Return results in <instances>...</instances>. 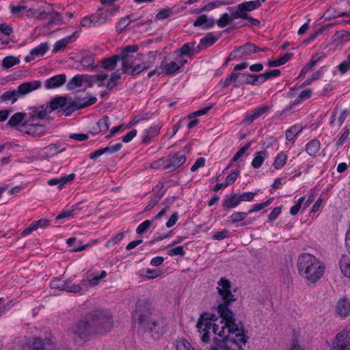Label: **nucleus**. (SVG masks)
Returning a JSON list of instances; mask_svg holds the SVG:
<instances>
[{"label": "nucleus", "instance_id": "obj_1", "mask_svg": "<svg viewBox=\"0 0 350 350\" xmlns=\"http://www.w3.org/2000/svg\"><path fill=\"white\" fill-rule=\"evenodd\" d=\"M231 282L221 278L217 282L216 310L215 314L204 313L200 315L196 327L201 340L211 343L210 350H244L249 338L247 331L241 322H237L229 306L237 300L232 294Z\"/></svg>", "mask_w": 350, "mask_h": 350}, {"label": "nucleus", "instance_id": "obj_2", "mask_svg": "<svg viewBox=\"0 0 350 350\" xmlns=\"http://www.w3.org/2000/svg\"><path fill=\"white\" fill-rule=\"evenodd\" d=\"M297 267L299 275L312 284L324 276L326 269L319 258L308 253H303L298 256Z\"/></svg>", "mask_w": 350, "mask_h": 350}, {"label": "nucleus", "instance_id": "obj_3", "mask_svg": "<svg viewBox=\"0 0 350 350\" xmlns=\"http://www.w3.org/2000/svg\"><path fill=\"white\" fill-rule=\"evenodd\" d=\"M90 315L96 336L106 334L112 330L113 319L111 313L105 310H96Z\"/></svg>", "mask_w": 350, "mask_h": 350}, {"label": "nucleus", "instance_id": "obj_4", "mask_svg": "<svg viewBox=\"0 0 350 350\" xmlns=\"http://www.w3.org/2000/svg\"><path fill=\"white\" fill-rule=\"evenodd\" d=\"M265 1L266 0H255L243 2L237 5V10L232 13V17L247 20L252 25L258 26L260 21L250 16L247 12L258 9Z\"/></svg>", "mask_w": 350, "mask_h": 350}, {"label": "nucleus", "instance_id": "obj_5", "mask_svg": "<svg viewBox=\"0 0 350 350\" xmlns=\"http://www.w3.org/2000/svg\"><path fill=\"white\" fill-rule=\"evenodd\" d=\"M70 330L74 335L73 338L75 340L77 338L87 340L90 338L96 336L91 315H90L88 319L80 321L74 324Z\"/></svg>", "mask_w": 350, "mask_h": 350}, {"label": "nucleus", "instance_id": "obj_6", "mask_svg": "<svg viewBox=\"0 0 350 350\" xmlns=\"http://www.w3.org/2000/svg\"><path fill=\"white\" fill-rule=\"evenodd\" d=\"M49 107L51 111L59 110L66 116H69L77 110L75 99L67 96H58L53 98L50 102Z\"/></svg>", "mask_w": 350, "mask_h": 350}, {"label": "nucleus", "instance_id": "obj_7", "mask_svg": "<svg viewBox=\"0 0 350 350\" xmlns=\"http://www.w3.org/2000/svg\"><path fill=\"white\" fill-rule=\"evenodd\" d=\"M133 318L149 332H153L155 331L156 336L152 333V336L155 338L159 336V334L157 329L158 325L157 321L152 320V318L149 317L148 312H146L144 314L142 313V306L140 304L136 307L135 311L133 314Z\"/></svg>", "mask_w": 350, "mask_h": 350}, {"label": "nucleus", "instance_id": "obj_8", "mask_svg": "<svg viewBox=\"0 0 350 350\" xmlns=\"http://www.w3.org/2000/svg\"><path fill=\"white\" fill-rule=\"evenodd\" d=\"M332 350H350V329H343L336 334Z\"/></svg>", "mask_w": 350, "mask_h": 350}, {"label": "nucleus", "instance_id": "obj_9", "mask_svg": "<svg viewBox=\"0 0 350 350\" xmlns=\"http://www.w3.org/2000/svg\"><path fill=\"white\" fill-rule=\"evenodd\" d=\"M17 129L22 133L33 136L40 135L45 131V128L43 125L26 120Z\"/></svg>", "mask_w": 350, "mask_h": 350}, {"label": "nucleus", "instance_id": "obj_10", "mask_svg": "<svg viewBox=\"0 0 350 350\" xmlns=\"http://www.w3.org/2000/svg\"><path fill=\"white\" fill-rule=\"evenodd\" d=\"M186 159L187 157H185L184 152H177L174 154H170L166 157L167 170L168 172L176 170L185 163Z\"/></svg>", "mask_w": 350, "mask_h": 350}, {"label": "nucleus", "instance_id": "obj_11", "mask_svg": "<svg viewBox=\"0 0 350 350\" xmlns=\"http://www.w3.org/2000/svg\"><path fill=\"white\" fill-rule=\"evenodd\" d=\"M270 106L266 104L261 105L253 109L250 114L247 115L243 120V122L247 124H251L256 119L262 116L265 113H267L270 110Z\"/></svg>", "mask_w": 350, "mask_h": 350}, {"label": "nucleus", "instance_id": "obj_12", "mask_svg": "<svg viewBox=\"0 0 350 350\" xmlns=\"http://www.w3.org/2000/svg\"><path fill=\"white\" fill-rule=\"evenodd\" d=\"M110 125L109 116H105L91 126L90 132L94 135L100 133H105L109 130Z\"/></svg>", "mask_w": 350, "mask_h": 350}, {"label": "nucleus", "instance_id": "obj_13", "mask_svg": "<svg viewBox=\"0 0 350 350\" xmlns=\"http://www.w3.org/2000/svg\"><path fill=\"white\" fill-rule=\"evenodd\" d=\"M51 343L49 339L42 341L39 338H34L32 340L26 342L23 346L22 350H44Z\"/></svg>", "mask_w": 350, "mask_h": 350}, {"label": "nucleus", "instance_id": "obj_14", "mask_svg": "<svg viewBox=\"0 0 350 350\" xmlns=\"http://www.w3.org/2000/svg\"><path fill=\"white\" fill-rule=\"evenodd\" d=\"M26 121L34 122L37 120H43L47 116L46 109L43 107H32L29 109Z\"/></svg>", "mask_w": 350, "mask_h": 350}, {"label": "nucleus", "instance_id": "obj_15", "mask_svg": "<svg viewBox=\"0 0 350 350\" xmlns=\"http://www.w3.org/2000/svg\"><path fill=\"white\" fill-rule=\"evenodd\" d=\"M41 87V81H31L29 82H25L21 84L16 90L18 92L19 97L25 96L29 92L39 89Z\"/></svg>", "mask_w": 350, "mask_h": 350}, {"label": "nucleus", "instance_id": "obj_16", "mask_svg": "<svg viewBox=\"0 0 350 350\" xmlns=\"http://www.w3.org/2000/svg\"><path fill=\"white\" fill-rule=\"evenodd\" d=\"M336 312L342 318L350 315V301L346 298L340 299L335 308Z\"/></svg>", "mask_w": 350, "mask_h": 350}, {"label": "nucleus", "instance_id": "obj_17", "mask_svg": "<svg viewBox=\"0 0 350 350\" xmlns=\"http://www.w3.org/2000/svg\"><path fill=\"white\" fill-rule=\"evenodd\" d=\"M48 44L45 42L40 43L37 46L32 49L28 55L25 58L26 62L33 60L36 57L42 56L48 51Z\"/></svg>", "mask_w": 350, "mask_h": 350}, {"label": "nucleus", "instance_id": "obj_18", "mask_svg": "<svg viewBox=\"0 0 350 350\" xmlns=\"http://www.w3.org/2000/svg\"><path fill=\"white\" fill-rule=\"evenodd\" d=\"M66 77L64 74L53 76L45 81L44 87L46 90L54 89L65 83Z\"/></svg>", "mask_w": 350, "mask_h": 350}, {"label": "nucleus", "instance_id": "obj_19", "mask_svg": "<svg viewBox=\"0 0 350 350\" xmlns=\"http://www.w3.org/2000/svg\"><path fill=\"white\" fill-rule=\"evenodd\" d=\"M160 129L161 127L158 125H154L146 129L142 137V144H148L153 138L159 135Z\"/></svg>", "mask_w": 350, "mask_h": 350}, {"label": "nucleus", "instance_id": "obj_20", "mask_svg": "<svg viewBox=\"0 0 350 350\" xmlns=\"http://www.w3.org/2000/svg\"><path fill=\"white\" fill-rule=\"evenodd\" d=\"M75 104L77 107V110L88 107L90 105H94L96 103L97 98L91 94H88L84 98L77 97L75 98Z\"/></svg>", "mask_w": 350, "mask_h": 350}, {"label": "nucleus", "instance_id": "obj_21", "mask_svg": "<svg viewBox=\"0 0 350 350\" xmlns=\"http://www.w3.org/2000/svg\"><path fill=\"white\" fill-rule=\"evenodd\" d=\"M321 143L317 139H312L307 143L305 148L306 152L313 158L319 155Z\"/></svg>", "mask_w": 350, "mask_h": 350}, {"label": "nucleus", "instance_id": "obj_22", "mask_svg": "<svg viewBox=\"0 0 350 350\" xmlns=\"http://www.w3.org/2000/svg\"><path fill=\"white\" fill-rule=\"evenodd\" d=\"M215 21L212 18H208L206 14H202L198 16L193 22L194 27H202L203 29H208L213 27Z\"/></svg>", "mask_w": 350, "mask_h": 350}, {"label": "nucleus", "instance_id": "obj_23", "mask_svg": "<svg viewBox=\"0 0 350 350\" xmlns=\"http://www.w3.org/2000/svg\"><path fill=\"white\" fill-rule=\"evenodd\" d=\"M260 75H252L248 73H241L239 83H247L253 85L261 84L259 79Z\"/></svg>", "mask_w": 350, "mask_h": 350}, {"label": "nucleus", "instance_id": "obj_24", "mask_svg": "<svg viewBox=\"0 0 350 350\" xmlns=\"http://www.w3.org/2000/svg\"><path fill=\"white\" fill-rule=\"evenodd\" d=\"M75 177V174H70L59 178H51L48 180V184L50 186L58 185L59 188H62L66 183L72 182Z\"/></svg>", "mask_w": 350, "mask_h": 350}, {"label": "nucleus", "instance_id": "obj_25", "mask_svg": "<svg viewBox=\"0 0 350 350\" xmlns=\"http://www.w3.org/2000/svg\"><path fill=\"white\" fill-rule=\"evenodd\" d=\"M237 49L239 53V57L258 53V46L251 42H247L243 46L237 48Z\"/></svg>", "mask_w": 350, "mask_h": 350}, {"label": "nucleus", "instance_id": "obj_26", "mask_svg": "<svg viewBox=\"0 0 350 350\" xmlns=\"http://www.w3.org/2000/svg\"><path fill=\"white\" fill-rule=\"evenodd\" d=\"M87 77L83 75H77L73 77L66 84L68 90H74L77 88L82 86L83 80Z\"/></svg>", "mask_w": 350, "mask_h": 350}, {"label": "nucleus", "instance_id": "obj_27", "mask_svg": "<svg viewBox=\"0 0 350 350\" xmlns=\"http://www.w3.org/2000/svg\"><path fill=\"white\" fill-rule=\"evenodd\" d=\"M27 118V113H22V112H17L14 113L13 116L10 117L8 122V125L15 127L18 126L19 128V126L21 125V122L25 118V120Z\"/></svg>", "mask_w": 350, "mask_h": 350}, {"label": "nucleus", "instance_id": "obj_28", "mask_svg": "<svg viewBox=\"0 0 350 350\" xmlns=\"http://www.w3.org/2000/svg\"><path fill=\"white\" fill-rule=\"evenodd\" d=\"M87 284L88 282L85 280H81V283L79 284H72L70 280H66L64 290L69 293H78L82 290L83 286H85Z\"/></svg>", "mask_w": 350, "mask_h": 350}, {"label": "nucleus", "instance_id": "obj_29", "mask_svg": "<svg viewBox=\"0 0 350 350\" xmlns=\"http://www.w3.org/2000/svg\"><path fill=\"white\" fill-rule=\"evenodd\" d=\"M119 59L122 62L124 72H126L129 69L132 68L136 60V57L133 55H119Z\"/></svg>", "mask_w": 350, "mask_h": 350}, {"label": "nucleus", "instance_id": "obj_30", "mask_svg": "<svg viewBox=\"0 0 350 350\" xmlns=\"http://www.w3.org/2000/svg\"><path fill=\"white\" fill-rule=\"evenodd\" d=\"M174 350H196L185 338H177L174 343Z\"/></svg>", "mask_w": 350, "mask_h": 350}, {"label": "nucleus", "instance_id": "obj_31", "mask_svg": "<svg viewBox=\"0 0 350 350\" xmlns=\"http://www.w3.org/2000/svg\"><path fill=\"white\" fill-rule=\"evenodd\" d=\"M81 205V203L76 204L73 205L71 208L67 209L64 211L62 213H61L57 217V219H63L66 217H70L74 215H77L79 211H81L80 206Z\"/></svg>", "mask_w": 350, "mask_h": 350}, {"label": "nucleus", "instance_id": "obj_32", "mask_svg": "<svg viewBox=\"0 0 350 350\" xmlns=\"http://www.w3.org/2000/svg\"><path fill=\"white\" fill-rule=\"evenodd\" d=\"M65 150V148L58 144H52L45 148V153L48 157H52Z\"/></svg>", "mask_w": 350, "mask_h": 350}, {"label": "nucleus", "instance_id": "obj_33", "mask_svg": "<svg viewBox=\"0 0 350 350\" xmlns=\"http://www.w3.org/2000/svg\"><path fill=\"white\" fill-rule=\"evenodd\" d=\"M341 271L347 278H350V259L346 255H342L339 261Z\"/></svg>", "mask_w": 350, "mask_h": 350}, {"label": "nucleus", "instance_id": "obj_34", "mask_svg": "<svg viewBox=\"0 0 350 350\" xmlns=\"http://www.w3.org/2000/svg\"><path fill=\"white\" fill-rule=\"evenodd\" d=\"M119 60V55H115L113 56H111L107 59L103 60L101 65L102 67L105 69L113 70L115 69L118 61Z\"/></svg>", "mask_w": 350, "mask_h": 350}, {"label": "nucleus", "instance_id": "obj_35", "mask_svg": "<svg viewBox=\"0 0 350 350\" xmlns=\"http://www.w3.org/2000/svg\"><path fill=\"white\" fill-rule=\"evenodd\" d=\"M133 15H128L122 18L116 24V29L118 33H121L126 27L135 19Z\"/></svg>", "mask_w": 350, "mask_h": 350}, {"label": "nucleus", "instance_id": "obj_36", "mask_svg": "<svg viewBox=\"0 0 350 350\" xmlns=\"http://www.w3.org/2000/svg\"><path fill=\"white\" fill-rule=\"evenodd\" d=\"M267 154V150L258 152L252 161V166L255 169H258L262 165Z\"/></svg>", "mask_w": 350, "mask_h": 350}, {"label": "nucleus", "instance_id": "obj_37", "mask_svg": "<svg viewBox=\"0 0 350 350\" xmlns=\"http://www.w3.org/2000/svg\"><path fill=\"white\" fill-rule=\"evenodd\" d=\"M303 128L301 125L295 124L286 131V139L288 141H293L295 137L301 132Z\"/></svg>", "mask_w": 350, "mask_h": 350}, {"label": "nucleus", "instance_id": "obj_38", "mask_svg": "<svg viewBox=\"0 0 350 350\" xmlns=\"http://www.w3.org/2000/svg\"><path fill=\"white\" fill-rule=\"evenodd\" d=\"M293 55L292 53H286L277 59L269 61L268 66L270 67H278L282 66L290 60Z\"/></svg>", "mask_w": 350, "mask_h": 350}, {"label": "nucleus", "instance_id": "obj_39", "mask_svg": "<svg viewBox=\"0 0 350 350\" xmlns=\"http://www.w3.org/2000/svg\"><path fill=\"white\" fill-rule=\"evenodd\" d=\"M18 98V92L16 90L6 91L1 96L2 101H11L12 103H14Z\"/></svg>", "mask_w": 350, "mask_h": 350}, {"label": "nucleus", "instance_id": "obj_40", "mask_svg": "<svg viewBox=\"0 0 350 350\" xmlns=\"http://www.w3.org/2000/svg\"><path fill=\"white\" fill-rule=\"evenodd\" d=\"M287 154L284 152H280L275 159L273 166L275 170L281 169L286 162Z\"/></svg>", "mask_w": 350, "mask_h": 350}, {"label": "nucleus", "instance_id": "obj_41", "mask_svg": "<svg viewBox=\"0 0 350 350\" xmlns=\"http://www.w3.org/2000/svg\"><path fill=\"white\" fill-rule=\"evenodd\" d=\"M240 202L239 197L237 195H234L224 201L223 207L225 208H235L240 204Z\"/></svg>", "mask_w": 350, "mask_h": 350}, {"label": "nucleus", "instance_id": "obj_42", "mask_svg": "<svg viewBox=\"0 0 350 350\" xmlns=\"http://www.w3.org/2000/svg\"><path fill=\"white\" fill-rule=\"evenodd\" d=\"M20 63V59L14 56L10 55L4 57L2 60V66L4 68L8 69Z\"/></svg>", "mask_w": 350, "mask_h": 350}, {"label": "nucleus", "instance_id": "obj_43", "mask_svg": "<svg viewBox=\"0 0 350 350\" xmlns=\"http://www.w3.org/2000/svg\"><path fill=\"white\" fill-rule=\"evenodd\" d=\"M94 22L96 25H100L107 23L108 20V15L107 12H98L92 14Z\"/></svg>", "mask_w": 350, "mask_h": 350}, {"label": "nucleus", "instance_id": "obj_44", "mask_svg": "<svg viewBox=\"0 0 350 350\" xmlns=\"http://www.w3.org/2000/svg\"><path fill=\"white\" fill-rule=\"evenodd\" d=\"M241 73L232 72L228 75L224 81H221L219 84L223 88H227L232 83L236 82L239 78H240Z\"/></svg>", "mask_w": 350, "mask_h": 350}, {"label": "nucleus", "instance_id": "obj_45", "mask_svg": "<svg viewBox=\"0 0 350 350\" xmlns=\"http://www.w3.org/2000/svg\"><path fill=\"white\" fill-rule=\"evenodd\" d=\"M280 73H281V72L280 70L274 69V70H271L265 72L262 74H260L259 79L260 80V83H262L271 78L277 77L280 76Z\"/></svg>", "mask_w": 350, "mask_h": 350}, {"label": "nucleus", "instance_id": "obj_46", "mask_svg": "<svg viewBox=\"0 0 350 350\" xmlns=\"http://www.w3.org/2000/svg\"><path fill=\"white\" fill-rule=\"evenodd\" d=\"M233 19H235L232 17V14L230 16L228 13H224L221 15V16L217 21V25L223 28L228 25H230Z\"/></svg>", "mask_w": 350, "mask_h": 350}, {"label": "nucleus", "instance_id": "obj_47", "mask_svg": "<svg viewBox=\"0 0 350 350\" xmlns=\"http://www.w3.org/2000/svg\"><path fill=\"white\" fill-rule=\"evenodd\" d=\"M248 213L245 212H234L229 217V221L232 224H235L246 219Z\"/></svg>", "mask_w": 350, "mask_h": 350}, {"label": "nucleus", "instance_id": "obj_48", "mask_svg": "<svg viewBox=\"0 0 350 350\" xmlns=\"http://www.w3.org/2000/svg\"><path fill=\"white\" fill-rule=\"evenodd\" d=\"M72 36H68L63 39L57 41L53 46V52L56 53L58 51L64 49L67 44L70 42Z\"/></svg>", "mask_w": 350, "mask_h": 350}, {"label": "nucleus", "instance_id": "obj_49", "mask_svg": "<svg viewBox=\"0 0 350 350\" xmlns=\"http://www.w3.org/2000/svg\"><path fill=\"white\" fill-rule=\"evenodd\" d=\"M218 39V37L215 36L213 33H208L204 38L201 39L200 44L206 47L210 46L213 44Z\"/></svg>", "mask_w": 350, "mask_h": 350}, {"label": "nucleus", "instance_id": "obj_50", "mask_svg": "<svg viewBox=\"0 0 350 350\" xmlns=\"http://www.w3.org/2000/svg\"><path fill=\"white\" fill-rule=\"evenodd\" d=\"M121 75L117 72L111 73L110 79L107 84V88L109 90L113 89L118 84V81L120 79Z\"/></svg>", "mask_w": 350, "mask_h": 350}, {"label": "nucleus", "instance_id": "obj_51", "mask_svg": "<svg viewBox=\"0 0 350 350\" xmlns=\"http://www.w3.org/2000/svg\"><path fill=\"white\" fill-rule=\"evenodd\" d=\"M180 69V67L174 62H171L164 66V70L166 75L174 74Z\"/></svg>", "mask_w": 350, "mask_h": 350}, {"label": "nucleus", "instance_id": "obj_52", "mask_svg": "<svg viewBox=\"0 0 350 350\" xmlns=\"http://www.w3.org/2000/svg\"><path fill=\"white\" fill-rule=\"evenodd\" d=\"M273 200V198H271L264 202L254 204L252 208H251L248 211V213L251 214L252 213L260 211V210L263 209L264 208L267 206L269 204H270Z\"/></svg>", "mask_w": 350, "mask_h": 350}, {"label": "nucleus", "instance_id": "obj_53", "mask_svg": "<svg viewBox=\"0 0 350 350\" xmlns=\"http://www.w3.org/2000/svg\"><path fill=\"white\" fill-rule=\"evenodd\" d=\"M338 68L342 74H345L350 70V54L338 66Z\"/></svg>", "mask_w": 350, "mask_h": 350}, {"label": "nucleus", "instance_id": "obj_54", "mask_svg": "<svg viewBox=\"0 0 350 350\" xmlns=\"http://www.w3.org/2000/svg\"><path fill=\"white\" fill-rule=\"evenodd\" d=\"M153 221V220H146L143 221L141 224H139L137 226L136 229V232L139 234H141L144 232L147 231L152 226Z\"/></svg>", "mask_w": 350, "mask_h": 350}, {"label": "nucleus", "instance_id": "obj_55", "mask_svg": "<svg viewBox=\"0 0 350 350\" xmlns=\"http://www.w3.org/2000/svg\"><path fill=\"white\" fill-rule=\"evenodd\" d=\"M251 146V142L247 143L243 147H241L238 152L234 155L232 159V163L236 162L239 159L243 156L246 150H247Z\"/></svg>", "mask_w": 350, "mask_h": 350}, {"label": "nucleus", "instance_id": "obj_56", "mask_svg": "<svg viewBox=\"0 0 350 350\" xmlns=\"http://www.w3.org/2000/svg\"><path fill=\"white\" fill-rule=\"evenodd\" d=\"M167 254L170 256H183L185 255V251L183 246H178L167 250Z\"/></svg>", "mask_w": 350, "mask_h": 350}, {"label": "nucleus", "instance_id": "obj_57", "mask_svg": "<svg viewBox=\"0 0 350 350\" xmlns=\"http://www.w3.org/2000/svg\"><path fill=\"white\" fill-rule=\"evenodd\" d=\"M150 67L148 62H144L141 64H137L136 66L132 68L131 75H135L141 73L143 70L148 69Z\"/></svg>", "mask_w": 350, "mask_h": 350}, {"label": "nucleus", "instance_id": "obj_58", "mask_svg": "<svg viewBox=\"0 0 350 350\" xmlns=\"http://www.w3.org/2000/svg\"><path fill=\"white\" fill-rule=\"evenodd\" d=\"M139 49V47L137 45H128L124 46L121 52L118 55H131L130 53H134L137 52Z\"/></svg>", "mask_w": 350, "mask_h": 350}, {"label": "nucleus", "instance_id": "obj_59", "mask_svg": "<svg viewBox=\"0 0 350 350\" xmlns=\"http://www.w3.org/2000/svg\"><path fill=\"white\" fill-rule=\"evenodd\" d=\"M151 168L153 169H159L163 168V170H167V161L166 158H161L153 163L150 165Z\"/></svg>", "mask_w": 350, "mask_h": 350}, {"label": "nucleus", "instance_id": "obj_60", "mask_svg": "<svg viewBox=\"0 0 350 350\" xmlns=\"http://www.w3.org/2000/svg\"><path fill=\"white\" fill-rule=\"evenodd\" d=\"M194 46V43L189 42L183 44V46L178 50L181 55H188L191 49Z\"/></svg>", "mask_w": 350, "mask_h": 350}, {"label": "nucleus", "instance_id": "obj_61", "mask_svg": "<svg viewBox=\"0 0 350 350\" xmlns=\"http://www.w3.org/2000/svg\"><path fill=\"white\" fill-rule=\"evenodd\" d=\"M172 12L170 8H165L160 10L155 16V18L158 20H162L167 18L171 16Z\"/></svg>", "mask_w": 350, "mask_h": 350}, {"label": "nucleus", "instance_id": "obj_62", "mask_svg": "<svg viewBox=\"0 0 350 350\" xmlns=\"http://www.w3.org/2000/svg\"><path fill=\"white\" fill-rule=\"evenodd\" d=\"M228 237H229V231L226 229H224L221 231H219V232H217L216 233H215L213 235L212 238L214 240L221 241V240H223Z\"/></svg>", "mask_w": 350, "mask_h": 350}, {"label": "nucleus", "instance_id": "obj_63", "mask_svg": "<svg viewBox=\"0 0 350 350\" xmlns=\"http://www.w3.org/2000/svg\"><path fill=\"white\" fill-rule=\"evenodd\" d=\"M80 25L83 27H90L95 26L92 15H91L90 17H84L82 18Z\"/></svg>", "mask_w": 350, "mask_h": 350}, {"label": "nucleus", "instance_id": "obj_64", "mask_svg": "<svg viewBox=\"0 0 350 350\" xmlns=\"http://www.w3.org/2000/svg\"><path fill=\"white\" fill-rule=\"evenodd\" d=\"M161 275L160 269H147L146 271V277L148 279H154Z\"/></svg>", "mask_w": 350, "mask_h": 350}]
</instances>
